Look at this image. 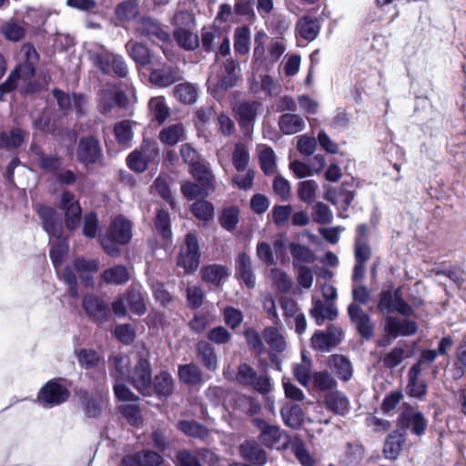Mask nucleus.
<instances>
[{
  "mask_svg": "<svg viewBox=\"0 0 466 466\" xmlns=\"http://www.w3.org/2000/svg\"><path fill=\"white\" fill-rule=\"evenodd\" d=\"M236 380L241 385L250 386L253 390L262 393V377L247 363L238 366Z\"/></svg>",
  "mask_w": 466,
  "mask_h": 466,
  "instance_id": "nucleus-25",
  "label": "nucleus"
},
{
  "mask_svg": "<svg viewBox=\"0 0 466 466\" xmlns=\"http://www.w3.org/2000/svg\"><path fill=\"white\" fill-rule=\"evenodd\" d=\"M191 211L196 218L203 221H208L214 216V208L211 203L206 200H198L191 206Z\"/></svg>",
  "mask_w": 466,
  "mask_h": 466,
  "instance_id": "nucleus-57",
  "label": "nucleus"
},
{
  "mask_svg": "<svg viewBox=\"0 0 466 466\" xmlns=\"http://www.w3.org/2000/svg\"><path fill=\"white\" fill-rule=\"evenodd\" d=\"M132 238V223L123 216H117L111 222L106 235L100 237V244L110 257L120 253L118 245H126Z\"/></svg>",
  "mask_w": 466,
  "mask_h": 466,
  "instance_id": "nucleus-2",
  "label": "nucleus"
},
{
  "mask_svg": "<svg viewBox=\"0 0 466 466\" xmlns=\"http://www.w3.org/2000/svg\"><path fill=\"white\" fill-rule=\"evenodd\" d=\"M222 34L217 28H203L201 31V45L206 52H213L217 40H220Z\"/></svg>",
  "mask_w": 466,
  "mask_h": 466,
  "instance_id": "nucleus-55",
  "label": "nucleus"
},
{
  "mask_svg": "<svg viewBox=\"0 0 466 466\" xmlns=\"http://www.w3.org/2000/svg\"><path fill=\"white\" fill-rule=\"evenodd\" d=\"M281 416L285 424L290 428L298 429L304 420V413L299 405H286L281 409Z\"/></svg>",
  "mask_w": 466,
  "mask_h": 466,
  "instance_id": "nucleus-41",
  "label": "nucleus"
},
{
  "mask_svg": "<svg viewBox=\"0 0 466 466\" xmlns=\"http://www.w3.org/2000/svg\"><path fill=\"white\" fill-rule=\"evenodd\" d=\"M378 309L386 317H390L389 314L394 311H398L404 317L412 313L411 307L402 299L399 289L383 290L380 295Z\"/></svg>",
  "mask_w": 466,
  "mask_h": 466,
  "instance_id": "nucleus-8",
  "label": "nucleus"
},
{
  "mask_svg": "<svg viewBox=\"0 0 466 466\" xmlns=\"http://www.w3.org/2000/svg\"><path fill=\"white\" fill-rule=\"evenodd\" d=\"M175 96L185 104H193L197 100L198 91L197 88L189 84H179L174 88Z\"/></svg>",
  "mask_w": 466,
  "mask_h": 466,
  "instance_id": "nucleus-51",
  "label": "nucleus"
},
{
  "mask_svg": "<svg viewBox=\"0 0 466 466\" xmlns=\"http://www.w3.org/2000/svg\"><path fill=\"white\" fill-rule=\"evenodd\" d=\"M187 300L191 309H199L204 301L205 292L198 285H189L187 288Z\"/></svg>",
  "mask_w": 466,
  "mask_h": 466,
  "instance_id": "nucleus-58",
  "label": "nucleus"
},
{
  "mask_svg": "<svg viewBox=\"0 0 466 466\" xmlns=\"http://www.w3.org/2000/svg\"><path fill=\"white\" fill-rule=\"evenodd\" d=\"M405 441V434L396 431L390 433L384 444L383 452L387 459L395 460L399 456Z\"/></svg>",
  "mask_w": 466,
  "mask_h": 466,
  "instance_id": "nucleus-39",
  "label": "nucleus"
},
{
  "mask_svg": "<svg viewBox=\"0 0 466 466\" xmlns=\"http://www.w3.org/2000/svg\"><path fill=\"white\" fill-rule=\"evenodd\" d=\"M82 307L88 318L103 324L110 318V309L102 299L95 294H86L82 299Z\"/></svg>",
  "mask_w": 466,
  "mask_h": 466,
  "instance_id": "nucleus-10",
  "label": "nucleus"
},
{
  "mask_svg": "<svg viewBox=\"0 0 466 466\" xmlns=\"http://www.w3.org/2000/svg\"><path fill=\"white\" fill-rule=\"evenodd\" d=\"M24 139V134L21 129L2 132L0 133V147L5 149L16 148L23 144Z\"/></svg>",
  "mask_w": 466,
  "mask_h": 466,
  "instance_id": "nucleus-49",
  "label": "nucleus"
},
{
  "mask_svg": "<svg viewBox=\"0 0 466 466\" xmlns=\"http://www.w3.org/2000/svg\"><path fill=\"white\" fill-rule=\"evenodd\" d=\"M55 238H56V243L50 249V258L56 273H58V268L62 265L64 257L68 251V246L66 240L62 239L61 233H59V237Z\"/></svg>",
  "mask_w": 466,
  "mask_h": 466,
  "instance_id": "nucleus-50",
  "label": "nucleus"
},
{
  "mask_svg": "<svg viewBox=\"0 0 466 466\" xmlns=\"http://www.w3.org/2000/svg\"><path fill=\"white\" fill-rule=\"evenodd\" d=\"M76 357L79 366L85 370H94L105 364L104 358L93 349H82L76 352Z\"/></svg>",
  "mask_w": 466,
  "mask_h": 466,
  "instance_id": "nucleus-33",
  "label": "nucleus"
},
{
  "mask_svg": "<svg viewBox=\"0 0 466 466\" xmlns=\"http://www.w3.org/2000/svg\"><path fill=\"white\" fill-rule=\"evenodd\" d=\"M304 118L298 114L285 113L279 119V127L285 135H294L305 128Z\"/></svg>",
  "mask_w": 466,
  "mask_h": 466,
  "instance_id": "nucleus-29",
  "label": "nucleus"
},
{
  "mask_svg": "<svg viewBox=\"0 0 466 466\" xmlns=\"http://www.w3.org/2000/svg\"><path fill=\"white\" fill-rule=\"evenodd\" d=\"M177 373L180 380L186 384L197 385L202 381V372L194 363L180 365Z\"/></svg>",
  "mask_w": 466,
  "mask_h": 466,
  "instance_id": "nucleus-42",
  "label": "nucleus"
},
{
  "mask_svg": "<svg viewBox=\"0 0 466 466\" xmlns=\"http://www.w3.org/2000/svg\"><path fill=\"white\" fill-rule=\"evenodd\" d=\"M76 157L85 166L98 163L102 158V149L98 140L94 137L81 138L76 148Z\"/></svg>",
  "mask_w": 466,
  "mask_h": 466,
  "instance_id": "nucleus-12",
  "label": "nucleus"
},
{
  "mask_svg": "<svg viewBox=\"0 0 466 466\" xmlns=\"http://www.w3.org/2000/svg\"><path fill=\"white\" fill-rule=\"evenodd\" d=\"M148 353L144 351L139 354L137 363L133 370H129L127 380L142 394L149 392L152 383L151 366L148 361Z\"/></svg>",
  "mask_w": 466,
  "mask_h": 466,
  "instance_id": "nucleus-5",
  "label": "nucleus"
},
{
  "mask_svg": "<svg viewBox=\"0 0 466 466\" xmlns=\"http://www.w3.org/2000/svg\"><path fill=\"white\" fill-rule=\"evenodd\" d=\"M291 441V438L278 426L268 425L264 422V445L270 449H286Z\"/></svg>",
  "mask_w": 466,
  "mask_h": 466,
  "instance_id": "nucleus-17",
  "label": "nucleus"
},
{
  "mask_svg": "<svg viewBox=\"0 0 466 466\" xmlns=\"http://www.w3.org/2000/svg\"><path fill=\"white\" fill-rule=\"evenodd\" d=\"M73 265L81 282L86 287H93L94 275L98 270V261L96 259L76 258Z\"/></svg>",
  "mask_w": 466,
  "mask_h": 466,
  "instance_id": "nucleus-20",
  "label": "nucleus"
},
{
  "mask_svg": "<svg viewBox=\"0 0 466 466\" xmlns=\"http://www.w3.org/2000/svg\"><path fill=\"white\" fill-rule=\"evenodd\" d=\"M155 226L157 232L162 236L165 239H169L172 236V231L170 228V216L169 213L166 210L159 209L157 212Z\"/></svg>",
  "mask_w": 466,
  "mask_h": 466,
  "instance_id": "nucleus-56",
  "label": "nucleus"
},
{
  "mask_svg": "<svg viewBox=\"0 0 466 466\" xmlns=\"http://www.w3.org/2000/svg\"><path fill=\"white\" fill-rule=\"evenodd\" d=\"M127 51L129 56L137 63L139 66H145L147 65L154 66L156 59L151 57L149 49L146 45L137 42L128 41L126 44Z\"/></svg>",
  "mask_w": 466,
  "mask_h": 466,
  "instance_id": "nucleus-28",
  "label": "nucleus"
},
{
  "mask_svg": "<svg viewBox=\"0 0 466 466\" xmlns=\"http://www.w3.org/2000/svg\"><path fill=\"white\" fill-rule=\"evenodd\" d=\"M234 48L237 53L245 55L249 50L250 31L248 27H238L234 34Z\"/></svg>",
  "mask_w": 466,
  "mask_h": 466,
  "instance_id": "nucleus-52",
  "label": "nucleus"
},
{
  "mask_svg": "<svg viewBox=\"0 0 466 466\" xmlns=\"http://www.w3.org/2000/svg\"><path fill=\"white\" fill-rule=\"evenodd\" d=\"M385 331L389 336L393 338L410 336L417 331V325L410 319L386 317Z\"/></svg>",
  "mask_w": 466,
  "mask_h": 466,
  "instance_id": "nucleus-19",
  "label": "nucleus"
},
{
  "mask_svg": "<svg viewBox=\"0 0 466 466\" xmlns=\"http://www.w3.org/2000/svg\"><path fill=\"white\" fill-rule=\"evenodd\" d=\"M53 95L57 102L58 106L62 110L74 109L78 116L85 114V105L86 100L83 95L74 94L70 96L59 89H54Z\"/></svg>",
  "mask_w": 466,
  "mask_h": 466,
  "instance_id": "nucleus-16",
  "label": "nucleus"
},
{
  "mask_svg": "<svg viewBox=\"0 0 466 466\" xmlns=\"http://www.w3.org/2000/svg\"><path fill=\"white\" fill-rule=\"evenodd\" d=\"M148 107L152 117L162 124L169 116V109L162 96H157L150 99Z\"/></svg>",
  "mask_w": 466,
  "mask_h": 466,
  "instance_id": "nucleus-46",
  "label": "nucleus"
},
{
  "mask_svg": "<svg viewBox=\"0 0 466 466\" xmlns=\"http://www.w3.org/2000/svg\"><path fill=\"white\" fill-rule=\"evenodd\" d=\"M320 30L319 21L315 17L303 16L297 24V34L307 41H313Z\"/></svg>",
  "mask_w": 466,
  "mask_h": 466,
  "instance_id": "nucleus-30",
  "label": "nucleus"
},
{
  "mask_svg": "<svg viewBox=\"0 0 466 466\" xmlns=\"http://www.w3.org/2000/svg\"><path fill=\"white\" fill-rule=\"evenodd\" d=\"M348 313L359 334L364 339H370L373 334V324L370 316L356 303L349 305Z\"/></svg>",
  "mask_w": 466,
  "mask_h": 466,
  "instance_id": "nucleus-14",
  "label": "nucleus"
},
{
  "mask_svg": "<svg viewBox=\"0 0 466 466\" xmlns=\"http://www.w3.org/2000/svg\"><path fill=\"white\" fill-rule=\"evenodd\" d=\"M240 455L252 463L262 464V448L254 441H246L239 447Z\"/></svg>",
  "mask_w": 466,
  "mask_h": 466,
  "instance_id": "nucleus-43",
  "label": "nucleus"
},
{
  "mask_svg": "<svg viewBox=\"0 0 466 466\" xmlns=\"http://www.w3.org/2000/svg\"><path fill=\"white\" fill-rule=\"evenodd\" d=\"M70 396L68 389L59 380H51L40 390L37 399L45 408L58 406L67 400Z\"/></svg>",
  "mask_w": 466,
  "mask_h": 466,
  "instance_id": "nucleus-7",
  "label": "nucleus"
},
{
  "mask_svg": "<svg viewBox=\"0 0 466 466\" xmlns=\"http://www.w3.org/2000/svg\"><path fill=\"white\" fill-rule=\"evenodd\" d=\"M158 137L163 144L175 146L186 139V130L182 124H174L164 127Z\"/></svg>",
  "mask_w": 466,
  "mask_h": 466,
  "instance_id": "nucleus-37",
  "label": "nucleus"
},
{
  "mask_svg": "<svg viewBox=\"0 0 466 466\" xmlns=\"http://www.w3.org/2000/svg\"><path fill=\"white\" fill-rule=\"evenodd\" d=\"M66 216V225L69 230H75L81 218L82 209L79 203H75L68 208H64Z\"/></svg>",
  "mask_w": 466,
  "mask_h": 466,
  "instance_id": "nucleus-61",
  "label": "nucleus"
},
{
  "mask_svg": "<svg viewBox=\"0 0 466 466\" xmlns=\"http://www.w3.org/2000/svg\"><path fill=\"white\" fill-rule=\"evenodd\" d=\"M85 49L88 59L103 74L108 75L113 71L119 77L127 76L128 67L121 56L110 52L105 46L96 42L86 43Z\"/></svg>",
  "mask_w": 466,
  "mask_h": 466,
  "instance_id": "nucleus-1",
  "label": "nucleus"
},
{
  "mask_svg": "<svg viewBox=\"0 0 466 466\" xmlns=\"http://www.w3.org/2000/svg\"><path fill=\"white\" fill-rule=\"evenodd\" d=\"M129 279L127 268L123 265H116L103 271L101 281L107 285H123Z\"/></svg>",
  "mask_w": 466,
  "mask_h": 466,
  "instance_id": "nucleus-36",
  "label": "nucleus"
},
{
  "mask_svg": "<svg viewBox=\"0 0 466 466\" xmlns=\"http://www.w3.org/2000/svg\"><path fill=\"white\" fill-rule=\"evenodd\" d=\"M182 78L181 73L177 66L157 64V60L155 65L152 66L149 81L154 86L158 87H167Z\"/></svg>",
  "mask_w": 466,
  "mask_h": 466,
  "instance_id": "nucleus-11",
  "label": "nucleus"
},
{
  "mask_svg": "<svg viewBox=\"0 0 466 466\" xmlns=\"http://www.w3.org/2000/svg\"><path fill=\"white\" fill-rule=\"evenodd\" d=\"M177 427L182 432L194 438L204 439L208 436L207 428L196 421L183 420Z\"/></svg>",
  "mask_w": 466,
  "mask_h": 466,
  "instance_id": "nucleus-54",
  "label": "nucleus"
},
{
  "mask_svg": "<svg viewBox=\"0 0 466 466\" xmlns=\"http://www.w3.org/2000/svg\"><path fill=\"white\" fill-rule=\"evenodd\" d=\"M229 274V269L226 266L218 264L205 266L200 270L202 280L215 287L222 285L227 280Z\"/></svg>",
  "mask_w": 466,
  "mask_h": 466,
  "instance_id": "nucleus-22",
  "label": "nucleus"
},
{
  "mask_svg": "<svg viewBox=\"0 0 466 466\" xmlns=\"http://www.w3.org/2000/svg\"><path fill=\"white\" fill-rule=\"evenodd\" d=\"M127 97L125 94L116 89H104L99 95V111L107 114L116 106L126 107Z\"/></svg>",
  "mask_w": 466,
  "mask_h": 466,
  "instance_id": "nucleus-21",
  "label": "nucleus"
},
{
  "mask_svg": "<svg viewBox=\"0 0 466 466\" xmlns=\"http://www.w3.org/2000/svg\"><path fill=\"white\" fill-rule=\"evenodd\" d=\"M153 384L156 393L160 397H167L173 392L174 381L171 375L167 371L156 376Z\"/></svg>",
  "mask_w": 466,
  "mask_h": 466,
  "instance_id": "nucleus-45",
  "label": "nucleus"
},
{
  "mask_svg": "<svg viewBox=\"0 0 466 466\" xmlns=\"http://www.w3.org/2000/svg\"><path fill=\"white\" fill-rule=\"evenodd\" d=\"M236 275L240 278L248 288H253L256 279L253 275L251 260L245 253H241L237 259Z\"/></svg>",
  "mask_w": 466,
  "mask_h": 466,
  "instance_id": "nucleus-38",
  "label": "nucleus"
},
{
  "mask_svg": "<svg viewBox=\"0 0 466 466\" xmlns=\"http://www.w3.org/2000/svg\"><path fill=\"white\" fill-rule=\"evenodd\" d=\"M200 260V250L198 241L195 234L188 233L186 236L185 246L181 248L177 257V266L184 268L185 273H194Z\"/></svg>",
  "mask_w": 466,
  "mask_h": 466,
  "instance_id": "nucleus-6",
  "label": "nucleus"
},
{
  "mask_svg": "<svg viewBox=\"0 0 466 466\" xmlns=\"http://www.w3.org/2000/svg\"><path fill=\"white\" fill-rule=\"evenodd\" d=\"M420 373L421 368L419 365H412L408 372V384L406 387L407 394L419 400L423 399L427 392V384L424 380H419Z\"/></svg>",
  "mask_w": 466,
  "mask_h": 466,
  "instance_id": "nucleus-24",
  "label": "nucleus"
},
{
  "mask_svg": "<svg viewBox=\"0 0 466 466\" xmlns=\"http://www.w3.org/2000/svg\"><path fill=\"white\" fill-rule=\"evenodd\" d=\"M215 67L208 79V89H213L216 93H221L236 86L239 65L233 59H228L220 67L219 71L215 72Z\"/></svg>",
  "mask_w": 466,
  "mask_h": 466,
  "instance_id": "nucleus-3",
  "label": "nucleus"
},
{
  "mask_svg": "<svg viewBox=\"0 0 466 466\" xmlns=\"http://www.w3.org/2000/svg\"><path fill=\"white\" fill-rule=\"evenodd\" d=\"M109 361L113 365V370L111 373L113 376L120 379H126L129 372L130 359L126 354H117L112 356Z\"/></svg>",
  "mask_w": 466,
  "mask_h": 466,
  "instance_id": "nucleus-48",
  "label": "nucleus"
},
{
  "mask_svg": "<svg viewBox=\"0 0 466 466\" xmlns=\"http://www.w3.org/2000/svg\"><path fill=\"white\" fill-rule=\"evenodd\" d=\"M239 217V210L236 207H230L225 208L220 217V223L224 228L228 231L233 230L238 222Z\"/></svg>",
  "mask_w": 466,
  "mask_h": 466,
  "instance_id": "nucleus-63",
  "label": "nucleus"
},
{
  "mask_svg": "<svg viewBox=\"0 0 466 466\" xmlns=\"http://www.w3.org/2000/svg\"><path fill=\"white\" fill-rule=\"evenodd\" d=\"M398 425L401 429L410 430L416 436H421L426 431L428 420L421 411L408 405L400 414Z\"/></svg>",
  "mask_w": 466,
  "mask_h": 466,
  "instance_id": "nucleus-9",
  "label": "nucleus"
},
{
  "mask_svg": "<svg viewBox=\"0 0 466 466\" xmlns=\"http://www.w3.org/2000/svg\"><path fill=\"white\" fill-rule=\"evenodd\" d=\"M256 111L255 104L249 102L240 103L236 108L239 125L243 127L251 124L255 118Z\"/></svg>",
  "mask_w": 466,
  "mask_h": 466,
  "instance_id": "nucleus-53",
  "label": "nucleus"
},
{
  "mask_svg": "<svg viewBox=\"0 0 466 466\" xmlns=\"http://www.w3.org/2000/svg\"><path fill=\"white\" fill-rule=\"evenodd\" d=\"M264 340H266L271 350L269 353L271 361L276 365L277 369H279V359L277 353H280L286 349L284 338L277 329L270 328L264 329Z\"/></svg>",
  "mask_w": 466,
  "mask_h": 466,
  "instance_id": "nucleus-26",
  "label": "nucleus"
},
{
  "mask_svg": "<svg viewBox=\"0 0 466 466\" xmlns=\"http://www.w3.org/2000/svg\"><path fill=\"white\" fill-rule=\"evenodd\" d=\"M190 172L203 187H207L211 189L214 188L215 177L205 160H201L192 166L190 167Z\"/></svg>",
  "mask_w": 466,
  "mask_h": 466,
  "instance_id": "nucleus-40",
  "label": "nucleus"
},
{
  "mask_svg": "<svg viewBox=\"0 0 466 466\" xmlns=\"http://www.w3.org/2000/svg\"><path fill=\"white\" fill-rule=\"evenodd\" d=\"M114 131L119 144H127L133 137L132 123L130 120H123L116 123Z\"/></svg>",
  "mask_w": 466,
  "mask_h": 466,
  "instance_id": "nucleus-60",
  "label": "nucleus"
},
{
  "mask_svg": "<svg viewBox=\"0 0 466 466\" xmlns=\"http://www.w3.org/2000/svg\"><path fill=\"white\" fill-rule=\"evenodd\" d=\"M174 37L179 46L186 50H195L199 46L198 35L183 27H177L175 30Z\"/></svg>",
  "mask_w": 466,
  "mask_h": 466,
  "instance_id": "nucleus-44",
  "label": "nucleus"
},
{
  "mask_svg": "<svg viewBox=\"0 0 466 466\" xmlns=\"http://www.w3.org/2000/svg\"><path fill=\"white\" fill-rule=\"evenodd\" d=\"M329 367L338 378L348 381L353 375V367L350 360L343 355H333L329 360Z\"/></svg>",
  "mask_w": 466,
  "mask_h": 466,
  "instance_id": "nucleus-31",
  "label": "nucleus"
},
{
  "mask_svg": "<svg viewBox=\"0 0 466 466\" xmlns=\"http://www.w3.org/2000/svg\"><path fill=\"white\" fill-rule=\"evenodd\" d=\"M303 466H316V461L307 449L303 440L298 436L291 438V441L288 446Z\"/></svg>",
  "mask_w": 466,
  "mask_h": 466,
  "instance_id": "nucleus-35",
  "label": "nucleus"
},
{
  "mask_svg": "<svg viewBox=\"0 0 466 466\" xmlns=\"http://www.w3.org/2000/svg\"><path fill=\"white\" fill-rule=\"evenodd\" d=\"M318 184L314 180H305L299 184V197L307 203H311L316 198Z\"/></svg>",
  "mask_w": 466,
  "mask_h": 466,
  "instance_id": "nucleus-62",
  "label": "nucleus"
},
{
  "mask_svg": "<svg viewBox=\"0 0 466 466\" xmlns=\"http://www.w3.org/2000/svg\"><path fill=\"white\" fill-rule=\"evenodd\" d=\"M326 407L339 415H345L350 410V401L340 391L329 392L325 396Z\"/></svg>",
  "mask_w": 466,
  "mask_h": 466,
  "instance_id": "nucleus-34",
  "label": "nucleus"
},
{
  "mask_svg": "<svg viewBox=\"0 0 466 466\" xmlns=\"http://www.w3.org/2000/svg\"><path fill=\"white\" fill-rule=\"evenodd\" d=\"M36 211L42 220L46 232L49 237H59L62 231V224L56 210L52 208L39 205Z\"/></svg>",
  "mask_w": 466,
  "mask_h": 466,
  "instance_id": "nucleus-18",
  "label": "nucleus"
},
{
  "mask_svg": "<svg viewBox=\"0 0 466 466\" xmlns=\"http://www.w3.org/2000/svg\"><path fill=\"white\" fill-rule=\"evenodd\" d=\"M36 156L37 166L46 172H56L63 165L62 158L56 154H45L37 147H32Z\"/></svg>",
  "mask_w": 466,
  "mask_h": 466,
  "instance_id": "nucleus-32",
  "label": "nucleus"
},
{
  "mask_svg": "<svg viewBox=\"0 0 466 466\" xmlns=\"http://www.w3.org/2000/svg\"><path fill=\"white\" fill-rule=\"evenodd\" d=\"M137 460L139 466H158L163 462V457L152 451L137 452Z\"/></svg>",
  "mask_w": 466,
  "mask_h": 466,
  "instance_id": "nucleus-64",
  "label": "nucleus"
},
{
  "mask_svg": "<svg viewBox=\"0 0 466 466\" xmlns=\"http://www.w3.org/2000/svg\"><path fill=\"white\" fill-rule=\"evenodd\" d=\"M289 250L292 258L293 268L307 266L316 261L315 253L306 245L291 242L289 244Z\"/></svg>",
  "mask_w": 466,
  "mask_h": 466,
  "instance_id": "nucleus-23",
  "label": "nucleus"
},
{
  "mask_svg": "<svg viewBox=\"0 0 466 466\" xmlns=\"http://www.w3.org/2000/svg\"><path fill=\"white\" fill-rule=\"evenodd\" d=\"M342 337L340 328L330 325L326 331H318L311 338L314 349L321 351H329L331 348L338 345Z\"/></svg>",
  "mask_w": 466,
  "mask_h": 466,
  "instance_id": "nucleus-13",
  "label": "nucleus"
},
{
  "mask_svg": "<svg viewBox=\"0 0 466 466\" xmlns=\"http://www.w3.org/2000/svg\"><path fill=\"white\" fill-rule=\"evenodd\" d=\"M197 354L200 362L209 371L218 368V359L214 346L207 340L201 339L197 343Z\"/></svg>",
  "mask_w": 466,
  "mask_h": 466,
  "instance_id": "nucleus-27",
  "label": "nucleus"
},
{
  "mask_svg": "<svg viewBox=\"0 0 466 466\" xmlns=\"http://www.w3.org/2000/svg\"><path fill=\"white\" fill-rule=\"evenodd\" d=\"M137 32L154 43H166L169 40V34L156 20L150 17L142 18L137 27Z\"/></svg>",
  "mask_w": 466,
  "mask_h": 466,
  "instance_id": "nucleus-15",
  "label": "nucleus"
},
{
  "mask_svg": "<svg viewBox=\"0 0 466 466\" xmlns=\"http://www.w3.org/2000/svg\"><path fill=\"white\" fill-rule=\"evenodd\" d=\"M127 301L129 306L130 310L141 316L146 313L147 307L145 303L144 294L136 289H131L127 295Z\"/></svg>",
  "mask_w": 466,
  "mask_h": 466,
  "instance_id": "nucleus-47",
  "label": "nucleus"
},
{
  "mask_svg": "<svg viewBox=\"0 0 466 466\" xmlns=\"http://www.w3.org/2000/svg\"><path fill=\"white\" fill-rule=\"evenodd\" d=\"M209 189L207 187H203L202 184L198 185L194 182H185L181 185V192L185 198L190 200L206 197Z\"/></svg>",
  "mask_w": 466,
  "mask_h": 466,
  "instance_id": "nucleus-59",
  "label": "nucleus"
},
{
  "mask_svg": "<svg viewBox=\"0 0 466 466\" xmlns=\"http://www.w3.org/2000/svg\"><path fill=\"white\" fill-rule=\"evenodd\" d=\"M20 64L16 66L25 78V92L33 93L36 90V85L32 82L35 73V65L39 56L35 48L31 44L22 46L19 52Z\"/></svg>",
  "mask_w": 466,
  "mask_h": 466,
  "instance_id": "nucleus-4",
  "label": "nucleus"
}]
</instances>
